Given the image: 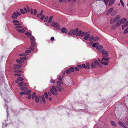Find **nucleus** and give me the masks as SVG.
<instances>
[{"mask_svg":"<svg viewBox=\"0 0 128 128\" xmlns=\"http://www.w3.org/2000/svg\"><path fill=\"white\" fill-rule=\"evenodd\" d=\"M121 24H120V22L118 20L116 23V26L117 27H118L120 26Z\"/></svg>","mask_w":128,"mask_h":128,"instance_id":"b1692460","label":"nucleus"},{"mask_svg":"<svg viewBox=\"0 0 128 128\" xmlns=\"http://www.w3.org/2000/svg\"><path fill=\"white\" fill-rule=\"evenodd\" d=\"M31 92V90H28L27 92L26 91V94H27L28 95H29V94Z\"/></svg>","mask_w":128,"mask_h":128,"instance_id":"7c9ffc66","label":"nucleus"},{"mask_svg":"<svg viewBox=\"0 0 128 128\" xmlns=\"http://www.w3.org/2000/svg\"><path fill=\"white\" fill-rule=\"evenodd\" d=\"M101 63L104 65H107L108 64V63L107 62H103L102 61L101 62Z\"/></svg>","mask_w":128,"mask_h":128,"instance_id":"de8ad7c7","label":"nucleus"},{"mask_svg":"<svg viewBox=\"0 0 128 128\" xmlns=\"http://www.w3.org/2000/svg\"><path fill=\"white\" fill-rule=\"evenodd\" d=\"M30 39L31 40H32L33 41H35V39L34 38V36H31L30 37Z\"/></svg>","mask_w":128,"mask_h":128,"instance_id":"473e14b6","label":"nucleus"},{"mask_svg":"<svg viewBox=\"0 0 128 128\" xmlns=\"http://www.w3.org/2000/svg\"><path fill=\"white\" fill-rule=\"evenodd\" d=\"M36 94V93L35 92H34L32 93V99L34 98Z\"/></svg>","mask_w":128,"mask_h":128,"instance_id":"58836bf2","label":"nucleus"},{"mask_svg":"<svg viewBox=\"0 0 128 128\" xmlns=\"http://www.w3.org/2000/svg\"><path fill=\"white\" fill-rule=\"evenodd\" d=\"M20 59L22 60H26V58L25 57H22L20 58Z\"/></svg>","mask_w":128,"mask_h":128,"instance_id":"a18cd8bd","label":"nucleus"},{"mask_svg":"<svg viewBox=\"0 0 128 128\" xmlns=\"http://www.w3.org/2000/svg\"><path fill=\"white\" fill-rule=\"evenodd\" d=\"M43 12V10H41L40 14H38L37 16L38 17H39L40 16H41L42 15V14Z\"/></svg>","mask_w":128,"mask_h":128,"instance_id":"e433bc0d","label":"nucleus"},{"mask_svg":"<svg viewBox=\"0 0 128 128\" xmlns=\"http://www.w3.org/2000/svg\"><path fill=\"white\" fill-rule=\"evenodd\" d=\"M82 66L84 68H87V67L86 65L84 64H82Z\"/></svg>","mask_w":128,"mask_h":128,"instance_id":"6e6d98bb","label":"nucleus"},{"mask_svg":"<svg viewBox=\"0 0 128 128\" xmlns=\"http://www.w3.org/2000/svg\"><path fill=\"white\" fill-rule=\"evenodd\" d=\"M119 124L124 128H127L124 123L120 121L118 122Z\"/></svg>","mask_w":128,"mask_h":128,"instance_id":"7ed1b4c3","label":"nucleus"},{"mask_svg":"<svg viewBox=\"0 0 128 128\" xmlns=\"http://www.w3.org/2000/svg\"><path fill=\"white\" fill-rule=\"evenodd\" d=\"M102 54L103 56H108L109 54L107 51H105V50H102L99 51Z\"/></svg>","mask_w":128,"mask_h":128,"instance_id":"f257e3e1","label":"nucleus"},{"mask_svg":"<svg viewBox=\"0 0 128 128\" xmlns=\"http://www.w3.org/2000/svg\"><path fill=\"white\" fill-rule=\"evenodd\" d=\"M23 85V82H20L18 84V86H19L20 87L22 86Z\"/></svg>","mask_w":128,"mask_h":128,"instance_id":"ea45409f","label":"nucleus"},{"mask_svg":"<svg viewBox=\"0 0 128 128\" xmlns=\"http://www.w3.org/2000/svg\"><path fill=\"white\" fill-rule=\"evenodd\" d=\"M31 43V46H30L29 48H28L29 49L32 50V47L34 46L35 45V42H30Z\"/></svg>","mask_w":128,"mask_h":128,"instance_id":"6e6552de","label":"nucleus"},{"mask_svg":"<svg viewBox=\"0 0 128 128\" xmlns=\"http://www.w3.org/2000/svg\"><path fill=\"white\" fill-rule=\"evenodd\" d=\"M52 16H50L49 18L48 21V23H50L51 22L52 20Z\"/></svg>","mask_w":128,"mask_h":128,"instance_id":"5701e85b","label":"nucleus"},{"mask_svg":"<svg viewBox=\"0 0 128 128\" xmlns=\"http://www.w3.org/2000/svg\"><path fill=\"white\" fill-rule=\"evenodd\" d=\"M89 40L90 41H91L92 40H94V37L93 36H91L89 38Z\"/></svg>","mask_w":128,"mask_h":128,"instance_id":"393cba45","label":"nucleus"},{"mask_svg":"<svg viewBox=\"0 0 128 128\" xmlns=\"http://www.w3.org/2000/svg\"><path fill=\"white\" fill-rule=\"evenodd\" d=\"M70 72H73L74 71V70L73 67H72L70 68L69 69Z\"/></svg>","mask_w":128,"mask_h":128,"instance_id":"37998d69","label":"nucleus"},{"mask_svg":"<svg viewBox=\"0 0 128 128\" xmlns=\"http://www.w3.org/2000/svg\"><path fill=\"white\" fill-rule=\"evenodd\" d=\"M73 30H70L68 33V34H70L72 35L73 34Z\"/></svg>","mask_w":128,"mask_h":128,"instance_id":"a19ab883","label":"nucleus"},{"mask_svg":"<svg viewBox=\"0 0 128 128\" xmlns=\"http://www.w3.org/2000/svg\"><path fill=\"white\" fill-rule=\"evenodd\" d=\"M50 91L51 92V93L53 95H54L55 94V92L52 89L50 88Z\"/></svg>","mask_w":128,"mask_h":128,"instance_id":"79ce46f5","label":"nucleus"},{"mask_svg":"<svg viewBox=\"0 0 128 128\" xmlns=\"http://www.w3.org/2000/svg\"><path fill=\"white\" fill-rule=\"evenodd\" d=\"M98 39L99 38L98 37H96L95 38H94V41H96V40H98Z\"/></svg>","mask_w":128,"mask_h":128,"instance_id":"bf43d9fd","label":"nucleus"},{"mask_svg":"<svg viewBox=\"0 0 128 128\" xmlns=\"http://www.w3.org/2000/svg\"><path fill=\"white\" fill-rule=\"evenodd\" d=\"M94 62L95 64H96V65L99 66H101L102 65V64H100L96 60H94Z\"/></svg>","mask_w":128,"mask_h":128,"instance_id":"f3484780","label":"nucleus"},{"mask_svg":"<svg viewBox=\"0 0 128 128\" xmlns=\"http://www.w3.org/2000/svg\"><path fill=\"white\" fill-rule=\"evenodd\" d=\"M86 65H87V68L88 69H89L90 68L89 64L88 63H87Z\"/></svg>","mask_w":128,"mask_h":128,"instance_id":"680f3d73","label":"nucleus"},{"mask_svg":"<svg viewBox=\"0 0 128 128\" xmlns=\"http://www.w3.org/2000/svg\"><path fill=\"white\" fill-rule=\"evenodd\" d=\"M48 16L46 17L45 18V19H44V22H46L47 21V20H48Z\"/></svg>","mask_w":128,"mask_h":128,"instance_id":"4d7b16f0","label":"nucleus"},{"mask_svg":"<svg viewBox=\"0 0 128 128\" xmlns=\"http://www.w3.org/2000/svg\"><path fill=\"white\" fill-rule=\"evenodd\" d=\"M50 82L51 83H54L55 82L54 80L53 79H51L50 80Z\"/></svg>","mask_w":128,"mask_h":128,"instance_id":"052dcab7","label":"nucleus"},{"mask_svg":"<svg viewBox=\"0 0 128 128\" xmlns=\"http://www.w3.org/2000/svg\"><path fill=\"white\" fill-rule=\"evenodd\" d=\"M21 71L20 70H16L14 71V72H17L20 73L21 72Z\"/></svg>","mask_w":128,"mask_h":128,"instance_id":"3c124183","label":"nucleus"},{"mask_svg":"<svg viewBox=\"0 0 128 128\" xmlns=\"http://www.w3.org/2000/svg\"><path fill=\"white\" fill-rule=\"evenodd\" d=\"M102 59L106 61H107L109 60V58H108L103 57L102 58Z\"/></svg>","mask_w":128,"mask_h":128,"instance_id":"4c0bfd02","label":"nucleus"},{"mask_svg":"<svg viewBox=\"0 0 128 128\" xmlns=\"http://www.w3.org/2000/svg\"><path fill=\"white\" fill-rule=\"evenodd\" d=\"M54 37H52L50 38V40L52 41H53L54 40Z\"/></svg>","mask_w":128,"mask_h":128,"instance_id":"774afa93","label":"nucleus"},{"mask_svg":"<svg viewBox=\"0 0 128 128\" xmlns=\"http://www.w3.org/2000/svg\"><path fill=\"white\" fill-rule=\"evenodd\" d=\"M91 66L92 68H96V66L95 64H94V63L92 62L91 64Z\"/></svg>","mask_w":128,"mask_h":128,"instance_id":"aec40b11","label":"nucleus"},{"mask_svg":"<svg viewBox=\"0 0 128 128\" xmlns=\"http://www.w3.org/2000/svg\"><path fill=\"white\" fill-rule=\"evenodd\" d=\"M85 35V36L84 38L85 40H86L88 39L90 35V34H86Z\"/></svg>","mask_w":128,"mask_h":128,"instance_id":"f8f14e48","label":"nucleus"},{"mask_svg":"<svg viewBox=\"0 0 128 128\" xmlns=\"http://www.w3.org/2000/svg\"><path fill=\"white\" fill-rule=\"evenodd\" d=\"M52 89L53 90H54L55 91V92H56L57 91L56 86L55 87L54 86H52Z\"/></svg>","mask_w":128,"mask_h":128,"instance_id":"72a5a7b5","label":"nucleus"},{"mask_svg":"<svg viewBox=\"0 0 128 128\" xmlns=\"http://www.w3.org/2000/svg\"><path fill=\"white\" fill-rule=\"evenodd\" d=\"M20 65H16L13 67V68L14 69H17L20 68Z\"/></svg>","mask_w":128,"mask_h":128,"instance_id":"a211bd4d","label":"nucleus"},{"mask_svg":"<svg viewBox=\"0 0 128 128\" xmlns=\"http://www.w3.org/2000/svg\"><path fill=\"white\" fill-rule=\"evenodd\" d=\"M31 52V50H26L25 52L26 54H29Z\"/></svg>","mask_w":128,"mask_h":128,"instance_id":"864d4df0","label":"nucleus"},{"mask_svg":"<svg viewBox=\"0 0 128 128\" xmlns=\"http://www.w3.org/2000/svg\"><path fill=\"white\" fill-rule=\"evenodd\" d=\"M128 26V20L126 23L125 24L122 26V29H124L123 27H126Z\"/></svg>","mask_w":128,"mask_h":128,"instance_id":"412c9836","label":"nucleus"},{"mask_svg":"<svg viewBox=\"0 0 128 128\" xmlns=\"http://www.w3.org/2000/svg\"><path fill=\"white\" fill-rule=\"evenodd\" d=\"M98 43L97 42H94L92 45V46L94 48L96 47V46L98 44Z\"/></svg>","mask_w":128,"mask_h":128,"instance_id":"4be33fe9","label":"nucleus"},{"mask_svg":"<svg viewBox=\"0 0 128 128\" xmlns=\"http://www.w3.org/2000/svg\"><path fill=\"white\" fill-rule=\"evenodd\" d=\"M128 32V27L127 28L125 29L124 32V34H126Z\"/></svg>","mask_w":128,"mask_h":128,"instance_id":"2f4dec72","label":"nucleus"},{"mask_svg":"<svg viewBox=\"0 0 128 128\" xmlns=\"http://www.w3.org/2000/svg\"><path fill=\"white\" fill-rule=\"evenodd\" d=\"M127 20V19L126 18H122L120 21V24H123Z\"/></svg>","mask_w":128,"mask_h":128,"instance_id":"0eeeda50","label":"nucleus"},{"mask_svg":"<svg viewBox=\"0 0 128 128\" xmlns=\"http://www.w3.org/2000/svg\"><path fill=\"white\" fill-rule=\"evenodd\" d=\"M20 12L22 14H24V10L22 9H20Z\"/></svg>","mask_w":128,"mask_h":128,"instance_id":"e2e57ef3","label":"nucleus"},{"mask_svg":"<svg viewBox=\"0 0 128 128\" xmlns=\"http://www.w3.org/2000/svg\"><path fill=\"white\" fill-rule=\"evenodd\" d=\"M35 101L36 103H38L39 102V98L38 96H36L35 97Z\"/></svg>","mask_w":128,"mask_h":128,"instance_id":"dca6fc26","label":"nucleus"},{"mask_svg":"<svg viewBox=\"0 0 128 128\" xmlns=\"http://www.w3.org/2000/svg\"><path fill=\"white\" fill-rule=\"evenodd\" d=\"M18 17V14L16 12H14L12 16V18L13 20L16 19Z\"/></svg>","mask_w":128,"mask_h":128,"instance_id":"f03ea898","label":"nucleus"},{"mask_svg":"<svg viewBox=\"0 0 128 128\" xmlns=\"http://www.w3.org/2000/svg\"><path fill=\"white\" fill-rule=\"evenodd\" d=\"M78 28H76L74 30H73V34L76 35L78 32Z\"/></svg>","mask_w":128,"mask_h":128,"instance_id":"9d476101","label":"nucleus"},{"mask_svg":"<svg viewBox=\"0 0 128 128\" xmlns=\"http://www.w3.org/2000/svg\"><path fill=\"white\" fill-rule=\"evenodd\" d=\"M103 48V46L100 45H99L97 46L96 47V48L97 50H99Z\"/></svg>","mask_w":128,"mask_h":128,"instance_id":"2eb2a0df","label":"nucleus"},{"mask_svg":"<svg viewBox=\"0 0 128 128\" xmlns=\"http://www.w3.org/2000/svg\"><path fill=\"white\" fill-rule=\"evenodd\" d=\"M16 62L19 64H21L22 63V61L18 59L16 60Z\"/></svg>","mask_w":128,"mask_h":128,"instance_id":"c85d7f7f","label":"nucleus"},{"mask_svg":"<svg viewBox=\"0 0 128 128\" xmlns=\"http://www.w3.org/2000/svg\"><path fill=\"white\" fill-rule=\"evenodd\" d=\"M74 69H75V70H76V71H78L79 70V69L77 67H75Z\"/></svg>","mask_w":128,"mask_h":128,"instance_id":"338daca9","label":"nucleus"},{"mask_svg":"<svg viewBox=\"0 0 128 128\" xmlns=\"http://www.w3.org/2000/svg\"><path fill=\"white\" fill-rule=\"evenodd\" d=\"M113 10V8H109L107 12V15H108L110 14V13L112 12Z\"/></svg>","mask_w":128,"mask_h":128,"instance_id":"4468645a","label":"nucleus"},{"mask_svg":"<svg viewBox=\"0 0 128 128\" xmlns=\"http://www.w3.org/2000/svg\"><path fill=\"white\" fill-rule=\"evenodd\" d=\"M57 84L59 86H60V81H58L56 82Z\"/></svg>","mask_w":128,"mask_h":128,"instance_id":"69168bd1","label":"nucleus"},{"mask_svg":"<svg viewBox=\"0 0 128 128\" xmlns=\"http://www.w3.org/2000/svg\"><path fill=\"white\" fill-rule=\"evenodd\" d=\"M13 22L14 23V24L16 26H20L21 25V24L20 23H18L19 22L18 20H14L13 21Z\"/></svg>","mask_w":128,"mask_h":128,"instance_id":"39448f33","label":"nucleus"},{"mask_svg":"<svg viewBox=\"0 0 128 128\" xmlns=\"http://www.w3.org/2000/svg\"><path fill=\"white\" fill-rule=\"evenodd\" d=\"M20 89L22 90H24V91H26L28 89V88L26 86H23L21 87Z\"/></svg>","mask_w":128,"mask_h":128,"instance_id":"1a4fd4ad","label":"nucleus"},{"mask_svg":"<svg viewBox=\"0 0 128 128\" xmlns=\"http://www.w3.org/2000/svg\"><path fill=\"white\" fill-rule=\"evenodd\" d=\"M44 94L45 98L46 99L48 98V95L47 92H45L44 93Z\"/></svg>","mask_w":128,"mask_h":128,"instance_id":"c9c22d12","label":"nucleus"},{"mask_svg":"<svg viewBox=\"0 0 128 128\" xmlns=\"http://www.w3.org/2000/svg\"><path fill=\"white\" fill-rule=\"evenodd\" d=\"M17 80L18 81H22L24 80V79L20 77L18 78Z\"/></svg>","mask_w":128,"mask_h":128,"instance_id":"c756f323","label":"nucleus"},{"mask_svg":"<svg viewBox=\"0 0 128 128\" xmlns=\"http://www.w3.org/2000/svg\"><path fill=\"white\" fill-rule=\"evenodd\" d=\"M111 124L112 125L116 127V123L114 122L113 121H112L111 122Z\"/></svg>","mask_w":128,"mask_h":128,"instance_id":"bb28decb","label":"nucleus"},{"mask_svg":"<svg viewBox=\"0 0 128 128\" xmlns=\"http://www.w3.org/2000/svg\"><path fill=\"white\" fill-rule=\"evenodd\" d=\"M25 34L26 35L28 36H32L30 32H26Z\"/></svg>","mask_w":128,"mask_h":128,"instance_id":"cd10ccee","label":"nucleus"},{"mask_svg":"<svg viewBox=\"0 0 128 128\" xmlns=\"http://www.w3.org/2000/svg\"><path fill=\"white\" fill-rule=\"evenodd\" d=\"M61 31L63 33H66L68 32V30L65 28H63L61 29Z\"/></svg>","mask_w":128,"mask_h":128,"instance_id":"ddd939ff","label":"nucleus"},{"mask_svg":"<svg viewBox=\"0 0 128 128\" xmlns=\"http://www.w3.org/2000/svg\"><path fill=\"white\" fill-rule=\"evenodd\" d=\"M86 34V33H85V32H82L81 34V37H82L84 35H85Z\"/></svg>","mask_w":128,"mask_h":128,"instance_id":"09e8293b","label":"nucleus"},{"mask_svg":"<svg viewBox=\"0 0 128 128\" xmlns=\"http://www.w3.org/2000/svg\"><path fill=\"white\" fill-rule=\"evenodd\" d=\"M14 76L16 77L21 76V74H14Z\"/></svg>","mask_w":128,"mask_h":128,"instance_id":"49530a36","label":"nucleus"},{"mask_svg":"<svg viewBox=\"0 0 128 128\" xmlns=\"http://www.w3.org/2000/svg\"><path fill=\"white\" fill-rule=\"evenodd\" d=\"M120 17V15H117L114 18L113 20V22H116L117 20L119 19Z\"/></svg>","mask_w":128,"mask_h":128,"instance_id":"20e7f679","label":"nucleus"},{"mask_svg":"<svg viewBox=\"0 0 128 128\" xmlns=\"http://www.w3.org/2000/svg\"><path fill=\"white\" fill-rule=\"evenodd\" d=\"M34 15L35 16V15H36V14L37 11L35 9H34Z\"/></svg>","mask_w":128,"mask_h":128,"instance_id":"5fc2aeb1","label":"nucleus"},{"mask_svg":"<svg viewBox=\"0 0 128 128\" xmlns=\"http://www.w3.org/2000/svg\"><path fill=\"white\" fill-rule=\"evenodd\" d=\"M115 0H110L109 3V5L111 6L113 4Z\"/></svg>","mask_w":128,"mask_h":128,"instance_id":"6ab92c4d","label":"nucleus"},{"mask_svg":"<svg viewBox=\"0 0 128 128\" xmlns=\"http://www.w3.org/2000/svg\"><path fill=\"white\" fill-rule=\"evenodd\" d=\"M23 26H16L15 27V28L16 29L17 28H22Z\"/></svg>","mask_w":128,"mask_h":128,"instance_id":"13d9d810","label":"nucleus"},{"mask_svg":"<svg viewBox=\"0 0 128 128\" xmlns=\"http://www.w3.org/2000/svg\"><path fill=\"white\" fill-rule=\"evenodd\" d=\"M20 94L21 96H23L24 95H26V91H24V92H21Z\"/></svg>","mask_w":128,"mask_h":128,"instance_id":"f704fd0d","label":"nucleus"},{"mask_svg":"<svg viewBox=\"0 0 128 128\" xmlns=\"http://www.w3.org/2000/svg\"><path fill=\"white\" fill-rule=\"evenodd\" d=\"M16 30L18 31L19 32L21 33H23L25 32V30L24 29H16Z\"/></svg>","mask_w":128,"mask_h":128,"instance_id":"9b49d317","label":"nucleus"},{"mask_svg":"<svg viewBox=\"0 0 128 128\" xmlns=\"http://www.w3.org/2000/svg\"><path fill=\"white\" fill-rule=\"evenodd\" d=\"M120 2L121 4V5L122 6H124V4L122 0H120Z\"/></svg>","mask_w":128,"mask_h":128,"instance_id":"8fccbe9b","label":"nucleus"},{"mask_svg":"<svg viewBox=\"0 0 128 128\" xmlns=\"http://www.w3.org/2000/svg\"><path fill=\"white\" fill-rule=\"evenodd\" d=\"M82 32V31L81 30H80L78 32L77 34V36H81V34Z\"/></svg>","mask_w":128,"mask_h":128,"instance_id":"a878e982","label":"nucleus"},{"mask_svg":"<svg viewBox=\"0 0 128 128\" xmlns=\"http://www.w3.org/2000/svg\"><path fill=\"white\" fill-rule=\"evenodd\" d=\"M66 72L67 74H69L70 73V71L69 69H67L66 70Z\"/></svg>","mask_w":128,"mask_h":128,"instance_id":"c03bdc74","label":"nucleus"},{"mask_svg":"<svg viewBox=\"0 0 128 128\" xmlns=\"http://www.w3.org/2000/svg\"><path fill=\"white\" fill-rule=\"evenodd\" d=\"M56 88L57 90L58 91L60 92L61 91V89L58 86H56Z\"/></svg>","mask_w":128,"mask_h":128,"instance_id":"603ef678","label":"nucleus"},{"mask_svg":"<svg viewBox=\"0 0 128 128\" xmlns=\"http://www.w3.org/2000/svg\"><path fill=\"white\" fill-rule=\"evenodd\" d=\"M41 16H42L40 18V19L41 20H43L44 17V15H42Z\"/></svg>","mask_w":128,"mask_h":128,"instance_id":"0e129e2a","label":"nucleus"},{"mask_svg":"<svg viewBox=\"0 0 128 128\" xmlns=\"http://www.w3.org/2000/svg\"><path fill=\"white\" fill-rule=\"evenodd\" d=\"M51 26H54L56 28L58 27L59 26L57 22H53L51 24Z\"/></svg>","mask_w":128,"mask_h":128,"instance_id":"423d86ee","label":"nucleus"}]
</instances>
